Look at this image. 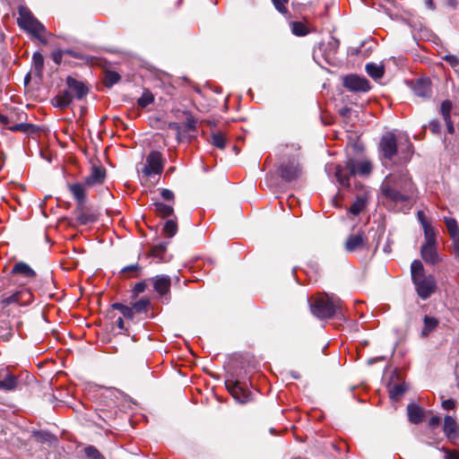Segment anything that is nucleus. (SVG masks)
<instances>
[{
	"instance_id": "obj_1",
	"label": "nucleus",
	"mask_w": 459,
	"mask_h": 459,
	"mask_svg": "<svg viewBox=\"0 0 459 459\" xmlns=\"http://www.w3.org/2000/svg\"><path fill=\"white\" fill-rule=\"evenodd\" d=\"M325 169L328 175L334 170V177L336 178L339 185L342 187L348 188L351 186L350 177L368 176L372 171V163L367 159L355 160L353 158H350L345 161L344 167L341 165L333 166V164H326Z\"/></svg>"
},
{
	"instance_id": "obj_2",
	"label": "nucleus",
	"mask_w": 459,
	"mask_h": 459,
	"mask_svg": "<svg viewBox=\"0 0 459 459\" xmlns=\"http://www.w3.org/2000/svg\"><path fill=\"white\" fill-rule=\"evenodd\" d=\"M342 300L333 295H321L310 302L311 313L319 319L331 318L342 313Z\"/></svg>"
},
{
	"instance_id": "obj_3",
	"label": "nucleus",
	"mask_w": 459,
	"mask_h": 459,
	"mask_svg": "<svg viewBox=\"0 0 459 459\" xmlns=\"http://www.w3.org/2000/svg\"><path fill=\"white\" fill-rule=\"evenodd\" d=\"M394 185L382 183L381 192L385 197V204L395 209L397 212H404L411 209V195H408V184H403V192L394 188Z\"/></svg>"
},
{
	"instance_id": "obj_4",
	"label": "nucleus",
	"mask_w": 459,
	"mask_h": 459,
	"mask_svg": "<svg viewBox=\"0 0 459 459\" xmlns=\"http://www.w3.org/2000/svg\"><path fill=\"white\" fill-rule=\"evenodd\" d=\"M19 17L17 23L21 29L30 33L33 37L46 44L47 39L44 37L46 31L45 26L33 15L30 10L25 5H19L18 7Z\"/></svg>"
},
{
	"instance_id": "obj_5",
	"label": "nucleus",
	"mask_w": 459,
	"mask_h": 459,
	"mask_svg": "<svg viewBox=\"0 0 459 459\" xmlns=\"http://www.w3.org/2000/svg\"><path fill=\"white\" fill-rule=\"evenodd\" d=\"M162 155L158 151L151 152L146 157V162L141 169V172L146 177L160 175L163 170Z\"/></svg>"
},
{
	"instance_id": "obj_6",
	"label": "nucleus",
	"mask_w": 459,
	"mask_h": 459,
	"mask_svg": "<svg viewBox=\"0 0 459 459\" xmlns=\"http://www.w3.org/2000/svg\"><path fill=\"white\" fill-rule=\"evenodd\" d=\"M32 293L26 288H22L16 290L10 296L4 295L1 303L4 307H7L10 304L17 303L20 305H29L32 300Z\"/></svg>"
},
{
	"instance_id": "obj_7",
	"label": "nucleus",
	"mask_w": 459,
	"mask_h": 459,
	"mask_svg": "<svg viewBox=\"0 0 459 459\" xmlns=\"http://www.w3.org/2000/svg\"><path fill=\"white\" fill-rule=\"evenodd\" d=\"M343 86L351 91L366 92L370 89L369 82L362 76L350 74L343 78Z\"/></svg>"
},
{
	"instance_id": "obj_8",
	"label": "nucleus",
	"mask_w": 459,
	"mask_h": 459,
	"mask_svg": "<svg viewBox=\"0 0 459 459\" xmlns=\"http://www.w3.org/2000/svg\"><path fill=\"white\" fill-rule=\"evenodd\" d=\"M417 293L422 299H428L436 289V281L432 275L413 281Z\"/></svg>"
},
{
	"instance_id": "obj_9",
	"label": "nucleus",
	"mask_w": 459,
	"mask_h": 459,
	"mask_svg": "<svg viewBox=\"0 0 459 459\" xmlns=\"http://www.w3.org/2000/svg\"><path fill=\"white\" fill-rule=\"evenodd\" d=\"M226 387L238 403H246L251 400V393L244 388L239 382L227 381Z\"/></svg>"
},
{
	"instance_id": "obj_10",
	"label": "nucleus",
	"mask_w": 459,
	"mask_h": 459,
	"mask_svg": "<svg viewBox=\"0 0 459 459\" xmlns=\"http://www.w3.org/2000/svg\"><path fill=\"white\" fill-rule=\"evenodd\" d=\"M12 276H20L23 278L25 281L21 282V285H25L30 281H33L37 273L36 272L25 262H17L12 271H11Z\"/></svg>"
},
{
	"instance_id": "obj_11",
	"label": "nucleus",
	"mask_w": 459,
	"mask_h": 459,
	"mask_svg": "<svg viewBox=\"0 0 459 459\" xmlns=\"http://www.w3.org/2000/svg\"><path fill=\"white\" fill-rule=\"evenodd\" d=\"M380 150L383 157L390 160L398 153L397 143L393 134H386L382 137Z\"/></svg>"
},
{
	"instance_id": "obj_12",
	"label": "nucleus",
	"mask_w": 459,
	"mask_h": 459,
	"mask_svg": "<svg viewBox=\"0 0 459 459\" xmlns=\"http://www.w3.org/2000/svg\"><path fill=\"white\" fill-rule=\"evenodd\" d=\"M65 82L74 98L81 100L89 93V87L83 82L72 76H67Z\"/></svg>"
},
{
	"instance_id": "obj_13",
	"label": "nucleus",
	"mask_w": 459,
	"mask_h": 459,
	"mask_svg": "<svg viewBox=\"0 0 459 459\" xmlns=\"http://www.w3.org/2000/svg\"><path fill=\"white\" fill-rule=\"evenodd\" d=\"M383 183H389L391 185H394L398 191L403 192V184H408V195H412L413 193V184L405 174L399 175H389L387 176Z\"/></svg>"
},
{
	"instance_id": "obj_14",
	"label": "nucleus",
	"mask_w": 459,
	"mask_h": 459,
	"mask_svg": "<svg viewBox=\"0 0 459 459\" xmlns=\"http://www.w3.org/2000/svg\"><path fill=\"white\" fill-rule=\"evenodd\" d=\"M301 168L296 161H289L281 167V177L285 181H292L299 177Z\"/></svg>"
},
{
	"instance_id": "obj_15",
	"label": "nucleus",
	"mask_w": 459,
	"mask_h": 459,
	"mask_svg": "<svg viewBox=\"0 0 459 459\" xmlns=\"http://www.w3.org/2000/svg\"><path fill=\"white\" fill-rule=\"evenodd\" d=\"M365 246L366 239L362 232L349 236L345 241V249L347 252L363 249Z\"/></svg>"
},
{
	"instance_id": "obj_16",
	"label": "nucleus",
	"mask_w": 459,
	"mask_h": 459,
	"mask_svg": "<svg viewBox=\"0 0 459 459\" xmlns=\"http://www.w3.org/2000/svg\"><path fill=\"white\" fill-rule=\"evenodd\" d=\"M443 431L449 440L457 439L459 437V426L453 417L448 415L445 417Z\"/></svg>"
},
{
	"instance_id": "obj_17",
	"label": "nucleus",
	"mask_w": 459,
	"mask_h": 459,
	"mask_svg": "<svg viewBox=\"0 0 459 459\" xmlns=\"http://www.w3.org/2000/svg\"><path fill=\"white\" fill-rule=\"evenodd\" d=\"M86 186L84 183L69 184L68 189L76 200L78 206L82 207L85 203Z\"/></svg>"
},
{
	"instance_id": "obj_18",
	"label": "nucleus",
	"mask_w": 459,
	"mask_h": 459,
	"mask_svg": "<svg viewBox=\"0 0 459 459\" xmlns=\"http://www.w3.org/2000/svg\"><path fill=\"white\" fill-rule=\"evenodd\" d=\"M74 97L71 91L67 90L61 91L52 100L54 107L60 109L66 108L73 102Z\"/></svg>"
},
{
	"instance_id": "obj_19",
	"label": "nucleus",
	"mask_w": 459,
	"mask_h": 459,
	"mask_svg": "<svg viewBox=\"0 0 459 459\" xmlns=\"http://www.w3.org/2000/svg\"><path fill=\"white\" fill-rule=\"evenodd\" d=\"M106 177V171L101 167H93L91 173L85 178V185L87 186H92L95 185H100L104 181Z\"/></svg>"
},
{
	"instance_id": "obj_20",
	"label": "nucleus",
	"mask_w": 459,
	"mask_h": 459,
	"mask_svg": "<svg viewBox=\"0 0 459 459\" xmlns=\"http://www.w3.org/2000/svg\"><path fill=\"white\" fill-rule=\"evenodd\" d=\"M420 254L422 259L428 264H435L439 261L436 245H423Z\"/></svg>"
},
{
	"instance_id": "obj_21",
	"label": "nucleus",
	"mask_w": 459,
	"mask_h": 459,
	"mask_svg": "<svg viewBox=\"0 0 459 459\" xmlns=\"http://www.w3.org/2000/svg\"><path fill=\"white\" fill-rule=\"evenodd\" d=\"M153 288L160 295H165L170 289V278L168 275H158L153 278Z\"/></svg>"
},
{
	"instance_id": "obj_22",
	"label": "nucleus",
	"mask_w": 459,
	"mask_h": 459,
	"mask_svg": "<svg viewBox=\"0 0 459 459\" xmlns=\"http://www.w3.org/2000/svg\"><path fill=\"white\" fill-rule=\"evenodd\" d=\"M3 379H0V390L4 392L13 391L18 385V378L8 372L1 374Z\"/></svg>"
},
{
	"instance_id": "obj_23",
	"label": "nucleus",
	"mask_w": 459,
	"mask_h": 459,
	"mask_svg": "<svg viewBox=\"0 0 459 459\" xmlns=\"http://www.w3.org/2000/svg\"><path fill=\"white\" fill-rule=\"evenodd\" d=\"M368 203V195L363 193L357 196L356 200L351 205L349 212L353 215L359 214L365 208Z\"/></svg>"
},
{
	"instance_id": "obj_24",
	"label": "nucleus",
	"mask_w": 459,
	"mask_h": 459,
	"mask_svg": "<svg viewBox=\"0 0 459 459\" xmlns=\"http://www.w3.org/2000/svg\"><path fill=\"white\" fill-rule=\"evenodd\" d=\"M409 420L413 424L421 422L423 419V411L415 403H410L407 407Z\"/></svg>"
},
{
	"instance_id": "obj_25",
	"label": "nucleus",
	"mask_w": 459,
	"mask_h": 459,
	"mask_svg": "<svg viewBox=\"0 0 459 459\" xmlns=\"http://www.w3.org/2000/svg\"><path fill=\"white\" fill-rule=\"evenodd\" d=\"M413 92L415 95L422 98H427L430 96V87L428 81L425 80H420L418 81L414 87H413Z\"/></svg>"
},
{
	"instance_id": "obj_26",
	"label": "nucleus",
	"mask_w": 459,
	"mask_h": 459,
	"mask_svg": "<svg viewBox=\"0 0 459 459\" xmlns=\"http://www.w3.org/2000/svg\"><path fill=\"white\" fill-rule=\"evenodd\" d=\"M155 212L163 218L169 217L173 214L174 209L171 204H166L162 202H155L153 204Z\"/></svg>"
},
{
	"instance_id": "obj_27",
	"label": "nucleus",
	"mask_w": 459,
	"mask_h": 459,
	"mask_svg": "<svg viewBox=\"0 0 459 459\" xmlns=\"http://www.w3.org/2000/svg\"><path fill=\"white\" fill-rule=\"evenodd\" d=\"M424 326L421 330V336L427 337L438 325V320L433 316H425Z\"/></svg>"
},
{
	"instance_id": "obj_28",
	"label": "nucleus",
	"mask_w": 459,
	"mask_h": 459,
	"mask_svg": "<svg viewBox=\"0 0 459 459\" xmlns=\"http://www.w3.org/2000/svg\"><path fill=\"white\" fill-rule=\"evenodd\" d=\"M412 281H416L426 277L422 263L420 260H414L411 265Z\"/></svg>"
},
{
	"instance_id": "obj_29",
	"label": "nucleus",
	"mask_w": 459,
	"mask_h": 459,
	"mask_svg": "<svg viewBox=\"0 0 459 459\" xmlns=\"http://www.w3.org/2000/svg\"><path fill=\"white\" fill-rule=\"evenodd\" d=\"M366 72L370 77L377 80L383 77L385 70L383 65L369 63L366 65Z\"/></svg>"
},
{
	"instance_id": "obj_30",
	"label": "nucleus",
	"mask_w": 459,
	"mask_h": 459,
	"mask_svg": "<svg viewBox=\"0 0 459 459\" xmlns=\"http://www.w3.org/2000/svg\"><path fill=\"white\" fill-rule=\"evenodd\" d=\"M32 65L33 68L35 70V73L38 76H41L43 67H44V57L43 56L39 53L35 52L32 56Z\"/></svg>"
},
{
	"instance_id": "obj_31",
	"label": "nucleus",
	"mask_w": 459,
	"mask_h": 459,
	"mask_svg": "<svg viewBox=\"0 0 459 459\" xmlns=\"http://www.w3.org/2000/svg\"><path fill=\"white\" fill-rule=\"evenodd\" d=\"M444 221L450 234L451 238L459 236V228L457 221L453 218L444 217Z\"/></svg>"
},
{
	"instance_id": "obj_32",
	"label": "nucleus",
	"mask_w": 459,
	"mask_h": 459,
	"mask_svg": "<svg viewBox=\"0 0 459 459\" xmlns=\"http://www.w3.org/2000/svg\"><path fill=\"white\" fill-rule=\"evenodd\" d=\"M167 250V243H160L152 247L150 255L159 259L160 261H163V255H165Z\"/></svg>"
},
{
	"instance_id": "obj_33",
	"label": "nucleus",
	"mask_w": 459,
	"mask_h": 459,
	"mask_svg": "<svg viewBox=\"0 0 459 459\" xmlns=\"http://www.w3.org/2000/svg\"><path fill=\"white\" fill-rule=\"evenodd\" d=\"M425 243L423 245H436V230L429 225H424Z\"/></svg>"
},
{
	"instance_id": "obj_34",
	"label": "nucleus",
	"mask_w": 459,
	"mask_h": 459,
	"mask_svg": "<svg viewBox=\"0 0 459 459\" xmlns=\"http://www.w3.org/2000/svg\"><path fill=\"white\" fill-rule=\"evenodd\" d=\"M406 391L403 384L394 385L389 389V396L392 400L397 401Z\"/></svg>"
},
{
	"instance_id": "obj_35",
	"label": "nucleus",
	"mask_w": 459,
	"mask_h": 459,
	"mask_svg": "<svg viewBox=\"0 0 459 459\" xmlns=\"http://www.w3.org/2000/svg\"><path fill=\"white\" fill-rule=\"evenodd\" d=\"M32 436L36 441L40 443H51L55 439L53 435L43 430L34 431Z\"/></svg>"
},
{
	"instance_id": "obj_36",
	"label": "nucleus",
	"mask_w": 459,
	"mask_h": 459,
	"mask_svg": "<svg viewBox=\"0 0 459 459\" xmlns=\"http://www.w3.org/2000/svg\"><path fill=\"white\" fill-rule=\"evenodd\" d=\"M163 231L167 237L172 238L178 232V224L174 220H169L165 222L163 227Z\"/></svg>"
},
{
	"instance_id": "obj_37",
	"label": "nucleus",
	"mask_w": 459,
	"mask_h": 459,
	"mask_svg": "<svg viewBox=\"0 0 459 459\" xmlns=\"http://www.w3.org/2000/svg\"><path fill=\"white\" fill-rule=\"evenodd\" d=\"M112 307L114 309L119 310L120 313L127 319H133L134 318V311L133 307L125 306L121 303H114L112 305Z\"/></svg>"
},
{
	"instance_id": "obj_38",
	"label": "nucleus",
	"mask_w": 459,
	"mask_h": 459,
	"mask_svg": "<svg viewBox=\"0 0 459 459\" xmlns=\"http://www.w3.org/2000/svg\"><path fill=\"white\" fill-rule=\"evenodd\" d=\"M154 100L153 94L149 91H144L142 96L138 99L137 104L141 108H146L148 105L152 103Z\"/></svg>"
},
{
	"instance_id": "obj_39",
	"label": "nucleus",
	"mask_w": 459,
	"mask_h": 459,
	"mask_svg": "<svg viewBox=\"0 0 459 459\" xmlns=\"http://www.w3.org/2000/svg\"><path fill=\"white\" fill-rule=\"evenodd\" d=\"M226 139L223 134L221 132L212 133V144L219 149L225 147Z\"/></svg>"
},
{
	"instance_id": "obj_40",
	"label": "nucleus",
	"mask_w": 459,
	"mask_h": 459,
	"mask_svg": "<svg viewBox=\"0 0 459 459\" xmlns=\"http://www.w3.org/2000/svg\"><path fill=\"white\" fill-rule=\"evenodd\" d=\"M291 31L297 36H305L307 34V30L301 22H291Z\"/></svg>"
},
{
	"instance_id": "obj_41",
	"label": "nucleus",
	"mask_w": 459,
	"mask_h": 459,
	"mask_svg": "<svg viewBox=\"0 0 459 459\" xmlns=\"http://www.w3.org/2000/svg\"><path fill=\"white\" fill-rule=\"evenodd\" d=\"M120 75L117 72L108 71L105 74V84L108 87L114 85L120 80Z\"/></svg>"
},
{
	"instance_id": "obj_42",
	"label": "nucleus",
	"mask_w": 459,
	"mask_h": 459,
	"mask_svg": "<svg viewBox=\"0 0 459 459\" xmlns=\"http://www.w3.org/2000/svg\"><path fill=\"white\" fill-rule=\"evenodd\" d=\"M411 153H412V145L408 140H405L404 148H401V150H400V154L402 155L401 160L404 162L408 161Z\"/></svg>"
},
{
	"instance_id": "obj_43",
	"label": "nucleus",
	"mask_w": 459,
	"mask_h": 459,
	"mask_svg": "<svg viewBox=\"0 0 459 459\" xmlns=\"http://www.w3.org/2000/svg\"><path fill=\"white\" fill-rule=\"evenodd\" d=\"M12 132H30L33 128V125L28 123H20L7 127Z\"/></svg>"
},
{
	"instance_id": "obj_44",
	"label": "nucleus",
	"mask_w": 459,
	"mask_h": 459,
	"mask_svg": "<svg viewBox=\"0 0 459 459\" xmlns=\"http://www.w3.org/2000/svg\"><path fill=\"white\" fill-rule=\"evenodd\" d=\"M84 452L87 457H89L90 459H104V457L99 452V450L92 446L85 447Z\"/></svg>"
},
{
	"instance_id": "obj_45",
	"label": "nucleus",
	"mask_w": 459,
	"mask_h": 459,
	"mask_svg": "<svg viewBox=\"0 0 459 459\" xmlns=\"http://www.w3.org/2000/svg\"><path fill=\"white\" fill-rule=\"evenodd\" d=\"M149 305L150 301L147 299H141L134 304L133 310L134 309L136 312L142 313L146 310Z\"/></svg>"
},
{
	"instance_id": "obj_46",
	"label": "nucleus",
	"mask_w": 459,
	"mask_h": 459,
	"mask_svg": "<svg viewBox=\"0 0 459 459\" xmlns=\"http://www.w3.org/2000/svg\"><path fill=\"white\" fill-rule=\"evenodd\" d=\"M275 9L282 13V14H285L288 13V10H287V4L289 2V0H272Z\"/></svg>"
},
{
	"instance_id": "obj_47",
	"label": "nucleus",
	"mask_w": 459,
	"mask_h": 459,
	"mask_svg": "<svg viewBox=\"0 0 459 459\" xmlns=\"http://www.w3.org/2000/svg\"><path fill=\"white\" fill-rule=\"evenodd\" d=\"M452 108V103L449 100H445L442 102L440 107V112L443 116V118H451L450 117V111Z\"/></svg>"
},
{
	"instance_id": "obj_48",
	"label": "nucleus",
	"mask_w": 459,
	"mask_h": 459,
	"mask_svg": "<svg viewBox=\"0 0 459 459\" xmlns=\"http://www.w3.org/2000/svg\"><path fill=\"white\" fill-rule=\"evenodd\" d=\"M77 213L78 214H77L76 220L78 222H80L82 225H85L88 222L92 221L89 215L85 214L82 212V207H80V206H78V208H77Z\"/></svg>"
},
{
	"instance_id": "obj_49",
	"label": "nucleus",
	"mask_w": 459,
	"mask_h": 459,
	"mask_svg": "<svg viewBox=\"0 0 459 459\" xmlns=\"http://www.w3.org/2000/svg\"><path fill=\"white\" fill-rule=\"evenodd\" d=\"M443 59L446 61L453 68H456L459 65V59L456 56L448 54L446 55Z\"/></svg>"
},
{
	"instance_id": "obj_50",
	"label": "nucleus",
	"mask_w": 459,
	"mask_h": 459,
	"mask_svg": "<svg viewBox=\"0 0 459 459\" xmlns=\"http://www.w3.org/2000/svg\"><path fill=\"white\" fill-rule=\"evenodd\" d=\"M185 126H186V130H188V131L195 130L196 119L194 117H192V116H188L186 117V123H185Z\"/></svg>"
},
{
	"instance_id": "obj_51",
	"label": "nucleus",
	"mask_w": 459,
	"mask_h": 459,
	"mask_svg": "<svg viewBox=\"0 0 459 459\" xmlns=\"http://www.w3.org/2000/svg\"><path fill=\"white\" fill-rule=\"evenodd\" d=\"M160 195H161V197L166 200V201H174V193L169 190V189H167V188H162L160 190Z\"/></svg>"
},
{
	"instance_id": "obj_52",
	"label": "nucleus",
	"mask_w": 459,
	"mask_h": 459,
	"mask_svg": "<svg viewBox=\"0 0 459 459\" xmlns=\"http://www.w3.org/2000/svg\"><path fill=\"white\" fill-rule=\"evenodd\" d=\"M64 55V50H56L52 53V59L56 65H60L62 62V57Z\"/></svg>"
},
{
	"instance_id": "obj_53",
	"label": "nucleus",
	"mask_w": 459,
	"mask_h": 459,
	"mask_svg": "<svg viewBox=\"0 0 459 459\" xmlns=\"http://www.w3.org/2000/svg\"><path fill=\"white\" fill-rule=\"evenodd\" d=\"M429 128L434 134H437L440 131L441 125L440 122L437 120H432L429 123Z\"/></svg>"
},
{
	"instance_id": "obj_54",
	"label": "nucleus",
	"mask_w": 459,
	"mask_h": 459,
	"mask_svg": "<svg viewBox=\"0 0 459 459\" xmlns=\"http://www.w3.org/2000/svg\"><path fill=\"white\" fill-rule=\"evenodd\" d=\"M141 270V267L135 264H131V265H127L126 267H124L122 269V272L123 273H131V272H139Z\"/></svg>"
},
{
	"instance_id": "obj_55",
	"label": "nucleus",
	"mask_w": 459,
	"mask_h": 459,
	"mask_svg": "<svg viewBox=\"0 0 459 459\" xmlns=\"http://www.w3.org/2000/svg\"><path fill=\"white\" fill-rule=\"evenodd\" d=\"M146 283L144 281H140L135 284L134 291L135 294L142 293L145 290Z\"/></svg>"
},
{
	"instance_id": "obj_56",
	"label": "nucleus",
	"mask_w": 459,
	"mask_h": 459,
	"mask_svg": "<svg viewBox=\"0 0 459 459\" xmlns=\"http://www.w3.org/2000/svg\"><path fill=\"white\" fill-rule=\"evenodd\" d=\"M455 401L452 400V399H447V400H445L443 401L442 403V407L445 409V410H452L455 408Z\"/></svg>"
},
{
	"instance_id": "obj_57",
	"label": "nucleus",
	"mask_w": 459,
	"mask_h": 459,
	"mask_svg": "<svg viewBox=\"0 0 459 459\" xmlns=\"http://www.w3.org/2000/svg\"><path fill=\"white\" fill-rule=\"evenodd\" d=\"M418 220L420 221L422 228H424V225H429V223L427 221L425 218L424 212L419 211L417 213Z\"/></svg>"
},
{
	"instance_id": "obj_58",
	"label": "nucleus",
	"mask_w": 459,
	"mask_h": 459,
	"mask_svg": "<svg viewBox=\"0 0 459 459\" xmlns=\"http://www.w3.org/2000/svg\"><path fill=\"white\" fill-rule=\"evenodd\" d=\"M169 127L170 129H173L176 131L177 133V135L178 137L179 138L180 137V134H181V126H179V124L176 123V122H172V123H169Z\"/></svg>"
},
{
	"instance_id": "obj_59",
	"label": "nucleus",
	"mask_w": 459,
	"mask_h": 459,
	"mask_svg": "<svg viewBox=\"0 0 459 459\" xmlns=\"http://www.w3.org/2000/svg\"><path fill=\"white\" fill-rule=\"evenodd\" d=\"M445 459H459V452H457V451L446 452V455H445Z\"/></svg>"
},
{
	"instance_id": "obj_60",
	"label": "nucleus",
	"mask_w": 459,
	"mask_h": 459,
	"mask_svg": "<svg viewBox=\"0 0 459 459\" xmlns=\"http://www.w3.org/2000/svg\"><path fill=\"white\" fill-rule=\"evenodd\" d=\"M440 418L438 416H433L429 420V426L432 428L437 427L440 423Z\"/></svg>"
},
{
	"instance_id": "obj_61",
	"label": "nucleus",
	"mask_w": 459,
	"mask_h": 459,
	"mask_svg": "<svg viewBox=\"0 0 459 459\" xmlns=\"http://www.w3.org/2000/svg\"><path fill=\"white\" fill-rule=\"evenodd\" d=\"M454 243V249L456 256L459 257V236L455 237V238H452Z\"/></svg>"
},
{
	"instance_id": "obj_62",
	"label": "nucleus",
	"mask_w": 459,
	"mask_h": 459,
	"mask_svg": "<svg viewBox=\"0 0 459 459\" xmlns=\"http://www.w3.org/2000/svg\"><path fill=\"white\" fill-rule=\"evenodd\" d=\"M444 120H445V122L446 124V127H447L448 133L449 134H454L455 128H454L453 122H452L451 118H446Z\"/></svg>"
},
{
	"instance_id": "obj_63",
	"label": "nucleus",
	"mask_w": 459,
	"mask_h": 459,
	"mask_svg": "<svg viewBox=\"0 0 459 459\" xmlns=\"http://www.w3.org/2000/svg\"><path fill=\"white\" fill-rule=\"evenodd\" d=\"M116 325L119 328V330L121 331H126V329L125 328V324H124V320L122 317H118L117 319V322H116Z\"/></svg>"
},
{
	"instance_id": "obj_64",
	"label": "nucleus",
	"mask_w": 459,
	"mask_h": 459,
	"mask_svg": "<svg viewBox=\"0 0 459 459\" xmlns=\"http://www.w3.org/2000/svg\"><path fill=\"white\" fill-rule=\"evenodd\" d=\"M425 4H426V6L429 9H430V10H434L435 9V5H434V1L433 0H426Z\"/></svg>"
}]
</instances>
